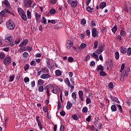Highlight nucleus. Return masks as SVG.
<instances>
[{
    "label": "nucleus",
    "mask_w": 131,
    "mask_h": 131,
    "mask_svg": "<svg viewBox=\"0 0 131 131\" xmlns=\"http://www.w3.org/2000/svg\"><path fill=\"white\" fill-rule=\"evenodd\" d=\"M115 56L116 60H118V59H119V52H118V51L116 52L115 53Z\"/></svg>",
    "instance_id": "obj_34"
},
{
    "label": "nucleus",
    "mask_w": 131,
    "mask_h": 131,
    "mask_svg": "<svg viewBox=\"0 0 131 131\" xmlns=\"http://www.w3.org/2000/svg\"><path fill=\"white\" fill-rule=\"evenodd\" d=\"M36 120L37 122L38 125L40 129H42V125L41 124V122H40V120L39 119V116H37L36 117Z\"/></svg>",
    "instance_id": "obj_9"
},
{
    "label": "nucleus",
    "mask_w": 131,
    "mask_h": 131,
    "mask_svg": "<svg viewBox=\"0 0 131 131\" xmlns=\"http://www.w3.org/2000/svg\"><path fill=\"white\" fill-rule=\"evenodd\" d=\"M106 5L107 4L106 3V2L101 3L99 5L100 9H104V8L106 7Z\"/></svg>",
    "instance_id": "obj_23"
},
{
    "label": "nucleus",
    "mask_w": 131,
    "mask_h": 131,
    "mask_svg": "<svg viewBox=\"0 0 131 131\" xmlns=\"http://www.w3.org/2000/svg\"><path fill=\"white\" fill-rule=\"evenodd\" d=\"M72 105L73 104L70 101H68L66 106L67 110H70V109H71V107H72Z\"/></svg>",
    "instance_id": "obj_17"
},
{
    "label": "nucleus",
    "mask_w": 131,
    "mask_h": 131,
    "mask_svg": "<svg viewBox=\"0 0 131 131\" xmlns=\"http://www.w3.org/2000/svg\"><path fill=\"white\" fill-rule=\"evenodd\" d=\"M111 110L113 112H116L117 111V108L115 105H113L111 106Z\"/></svg>",
    "instance_id": "obj_28"
},
{
    "label": "nucleus",
    "mask_w": 131,
    "mask_h": 131,
    "mask_svg": "<svg viewBox=\"0 0 131 131\" xmlns=\"http://www.w3.org/2000/svg\"><path fill=\"white\" fill-rule=\"evenodd\" d=\"M60 114L61 116H65V115H66V113L65 112V111H62L60 112Z\"/></svg>",
    "instance_id": "obj_56"
},
{
    "label": "nucleus",
    "mask_w": 131,
    "mask_h": 131,
    "mask_svg": "<svg viewBox=\"0 0 131 131\" xmlns=\"http://www.w3.org/2000/svg\"><path fill=\"white\" fill-rule=\"evenodd\" d=\"M43 21H41V23H43L45 25H47V19L45 17H42Z\"/></svg>",
    "instance_id": "obj_51"
},
{
    "label": "nucleus",
    "mask_w": 131,
    "mask_h": 131,
    "mask_svg": "<svg viewBox=\"0 0 131 131\" xmlns=\"http://www.w3.org/2000/svg\"><path fill=\"white\" fill-rule=\"evenodd\" d=\"M104 67L102 66V64H100L99 66H98V67L97 68L96 70L97 71L99 72L100 70L101 71H104Z\"/></svg>",
    "instance_id": "obj_24"
},
{
    "label": "nucleus",
    "mask_w": 131,
    "mask_h": 131,
    "mask_svg": "<svg viewBox=\"0 0 131 131\" xmlns=\"http://www.w3.org/2000/svg\"><path fill=\"white\" fill-rule=\"evenodd\" d=\"M6 26L9 30H13L15 28V24L13 21L9 20L6 23Z\"/></svg>",
    "instance_id": "obj_2"
},
{
    "label": "nucleus",
    "mask_w": 131,
    "mask_h": 131,
    "mask_svg": "<svg viewBox=\"0 0 131 131\" xmlns=\"http://www.w3.org/2000/svg\"><path fill=\"white\" fill-rule=\"evenodd\" d=\"M32 4V1L31 0H25L24 1V6L26 8H29Z\"/></svg>",
    "instance_id": "obj_5"
},
{
    "label": "nucleus",
    "mask_w": 131,
    "mask_h": 131,
    "mask_svg": "<svg viewBox=\"0 0 131 131\" xmlns=\"http://www.w3.org/2000/svg\"><path fill=\"white\" fill-rule=\"evenodd\" d=\"M52 93H53V94H58V86L55 85L53 86Z\"/></svg>",
    "instance_id": "obj_20"
},
{
    "label": "nucleus",
    "mask_w": 131,
    "mask_h": 131,
    "mask_svg": "<svg viewBox=\"0 0 131 131\" xmlns=\"http://www.w3.org/2000/svg\"><path fill=\"white\" fill-rule=\"evenodd\" d=\"M92 36L97 37V30H96V29H93L92 30Z\"/></svg>",
    "instance_id": "obj_26"
},
{
    "label": "nucleus",
    "mask_w": 131,
    "mask_h": 131,
    "mask_svg": "<svg viewBox=\"0 0 131 131\" xmlns=\"http://www.w3.org/2000/svg\"><path fill=\"white\" fill-rule=\"evenodd\" d=\"M20 17L21 18V19H23V20H24V21H27V17H26V14L25 13L21 14L20 15Z\"/></svg>",
    "instance_id": "obj_27"
},
{
    "label": "nucleus",
    "mask_w": 131,
    "mask_h": 131,
    "mask_svg": "<svg viewBox=\"0 0 131 131\" xmlns=\"http://www.w3.org/2000/svg\"><path fill=\"white\" fill-rule=\"evenodd\" d=\"M108 87L110 89H111L112 90L113 89L114 86H113V83L112 82H111L108 84Z\"/></svg>",
    "instance_id": "obj_53"
},
{
    "label": "nucleus",
    "mask_w": 131,
    "mask_h": 131,
    "mask_svg": "<svg viewBox=\"0 0 131 131\" xmlns=\"http://www.w3.org/2000/svg\"><path fill=\"white\" fill-rule=\"evenodd\" d=\"M92 57L96 59L97 61H99V56H98V55L96 54V53L94 52L93 54H91Z\"/></svg>",
    "instance_id": "obj_25"
},
{
    "label": "nucleus",
    "mask_w": 131,
    "mask_h": 131,
    "mask_svg": "<svg viewBox=\"0 0 131 131\" xmlns=\"http://www.w3.org/2000/svg\"><path fill=\"white\" fill-rule=\"evenodd\" d=\"M72 118L74 120H78V117H77V116L76 115H73Z\"/></svg>",
    "instance_id": "obj_46"
},
{
    "label": "nucleus",
    "mask_w": 131,
    "mask_h": 131,
    "mask_svg": "<svg viewBox=\"0 0 131 131\" xmlns=\"http://www.w3.org/2000/svg\"><path fill=\"white\" fill-rule=\"evenodd\" d=\"M112 31L114 33H115L117 31V26L115 25L112 29Z\"/></svg>",
    "instance_id": "obj_41"
},
{
    "label": "nucleus",
    "mask_w": 131,
    "mask_h": 131,
    "mask_svg": "<svg viewBox=\"0 0 131 131\" xmlns=\"http://www.w3.org/2000/svg\"><path fill=\"white\" fill-rule=\"evenodd\" d=\"M25 51H26V48H25V47H21L18 50L19 53H22L23 52H24Z\"/></svg>",
    "instance_id": "obj_37"
},
{
    "label": "nucleus",
    "mask_w": 131,
    "mask_h": 131,
    "mask_svg": "<svg viewBox=\"0 0 131 131\" xmlns=\"http://www.w3.org/2000/svg\"><path fill=\"white\" fill-rule=\"evenodd\" d=\"M17 11H18V12L19 13V15H20V16H21V15H23L24 13H25L24 12V10H23V9H22V8H18L17 9Z\"/></svg>",
    "instance_id": "obj_22"
},
{
    "label": "nucleus",
    "mask_w": 131,
    "mask_h": 131,
    "mask_svg": "<svg viewBox=\"0 0 131 131\" xmlns=\"http://www.w3.org/2000/svg\"><path fill=\"white\" fill-rule=\"evenodd\" d=\"M74 60V59L72 57H70L68 58V61L70 62H73Z\"/></svg>",
    "instance_id": "obj_58"
},
{
    "label": "nucleus",
    "mask_w": 131,
    "mask_h": 131,
    "mask_svg": "<svg viewBox=\"0 0 131 131\" xmlns=\"http://www.w3.org/2000/svg\"><path fill=\"white\" fill-rule=\"evenodd\" d=\"M41 71L43 73H49V69H48V68L47 67H44L42 68L41 70Z\"/></svg>",
    "instance_id": "obj_21"
},
{
    "label": "nucleus",
    "mask_w": 131,
    "mask_h": 131,
    "mask_svg": "<svg viewBox=\"0 0 131 131\" xmlns=\"http://www.w3.org/2000/svg\"><path fill=\"white\" fill-rule=\"evenodd\" d=\"M107 65V70H111L112 67H113V63L112 62V60L110 61H107L106 62Z\"/></svg>",
    "instance_id": "obj_6"
},
{
    "label": "nucleus",
    "mask_w": 131,
    "mask_h": 131,
    "mask_svg": "<svg viewBox=\"0 0 131 131\" xmlns=\"http://www.w3.org/2000/svg\"><path fill=\"white\" fill-rule=\"evenodd\" d=\"M72 97L74 99V100H76L77 97H76V93L75 92H74L72 94Z\"/></svg>",
    "instance_id": "obj_48"
},
{
    "label": "nucleus",
    "mask_w": 131,
    "mask_h": 131,
    "mask_svg": "<svg viewBox=\"0 0 131 131\" xmlns=\"http://www.w3.org/2000/svg\"><path fill=\"white\" fill-rule=\"evenodd\" d=\"M117 107H118V108H119L120 113H122V106H121V105H120L119 104H117Z\"/></svg>",
    "instance_id": "obj_47"
},
{
    "label": "nucleus",
    "mask_w": 131,
    "mask_h": 131,
    "mask_svg": "<svg viewBox=\"0 0 131 131\" xmlns=\"http://www.w3.org/2000/svg\"><path fill=\"white\" fill-rule=\"evenodd\" d=\"M43 90H44V88H43V86H40L39 88H38V91L39 92H43Z\"/></svg>",
    "instance_id": "obj_50"
},
{
    "label": "nucleus",
    "mask_w": 131,
    "mask_h": 131,
    "mask_svg": "<svg viewBox=\"0 0 131 131\" xmlns=\"http://www.w3.org/2000/svg\"><path fill=\"white\" fill-rule=\"evenodd\" d=\"M2 4L5 5L6 7L5 8V10L6 11V13L8 14H10L12 15V16H15V14L13 13V12L10 11L9 10V9H11V4H10V2L8 0H4L2 2Z\"/></svg>",
    "instance_id": "obj_1"
},
{
    "label": "nucleus",
    "mask_w": 131,
    "mask_h": 131,
    "mask_svg": "<svg viewBox=\"0 0 131 131\" xmlns=\"http://www.w3.org/2000/svg\"><path fill=\"white\" fill-rule=\"evenodd\" d=\"M99 75L100 76H106V75H107V74H106L105 72L102 71H100V73H99Z\"/></svg>",
    "instance_id": "obj_40"
},
{
    "label": "nucleus",
    "mask_w": 131,
    "mask_h": 131,
    "mask_svg": "<svg viewBox=\"0 0 131 131\" xmlns=\"http://www.w3.org/2000/svg\"><path fill=\"white\" fill-rule=\"evenodd\" d=\"M27 15L28 19H31V12H30L29 10L27 11Z\"/></svg>",
    "instance_id": "obj_36"
},
{
    "label": "nucleus",
    "mask_w": 131,
    "mask_h": 131,
    "mask_svg": "<svg viewBox=\"0 0 131 131\" xmlns=\"http://www.w3.org/2000/svg\"><path fill=\"white\" fill-rule=\"evenodd\" d=\"M43 83H45V81H43V80H42V79L38 80V85L41 86L42 85V84H43Z\"/></svg>",
    "instance_id": "obj_29"
},
{
    "label": "nucleus",
    "mask_w": 131,
    "mask_h": 131,
    "mask_svg": "<svg viewBox=\"0 0 131 131\" xmlns=\"http://www.w3.org/2000/svg\"><path fill=\"white\" fill-rule=\"evenodd\" d=\"M85 47H86V44L84 43H82V44H81V45L79 47V49H84V48H85Z\"/></svg>",
    "instance_id": "obj_42"
},
{
    "label": "nucleus",
    "mask_w": 131,
    "mask_h": 131,
    "mask_svg": "<svg viewBox=\"0 0 131 131\" xmlns=\"http://www.w3.org/2000/svg\"><path fill=\"white\" fill-rule=\"evenodd\" d=\"M14 42H15V45H18V43H20V38H16L15 39Z\"/></svg>",
    "instance_id": "obj_52"
},
{
    "label": "nucleus",
    "mask_w": 131,
    "mask_h": 131,
    "mask_svg": "<svg viewBox=\"0 0 131 131\" xmlns=\"http://www.w3.org/2000/svg\"><path fill=\"white\" fill-rule=\"evenodd\" d=\"M24 82H25V83H26L27 82H29V78L25 77L24 78Z\"/></svg>",
    "instance_id": "obj_59"
},
{
    "label": "nucleus",
    "mask_w": 131,
    "mask_h": 131,
    "mask_svg": "<svg viewBox=\"0 0 131 131\" xmlns=\"http://www.w3.org/2000/svg\"><path fill=\"white\" fill-rule=\"evenodd\" d=\"M12 62V58L10 56H6L4 60V63L5 65H10Z\"/></svg>",
    "instance_id": "obj_4"
},
{
    "label": "nucleus",
    "mask_w": 131,
    "mask_h": 131,
    "mask_svg": "<svg viewBox=\"0 0 131 131\" xmlns=\"http://www.w3.org/2000/svg\"><path fill=\"white\" fill-rule=\"evenodd\" d=\"M98 43H99V42L98 41H95L93 50H96V49L98 48Z\"/></svg>",
    "instance_id": "obj_35"
},
{
    "label": "nucleus",
    "mask_w": 131,
    "mask_h": 131,
    "mask_svg": "<svg viewBox=\"0 0 131 131\" xmlns=\"http://www.w3.org/2000/svg\"><path fill=\"white\" fill-rule=\"evenodd\" d=\"M88 107L85 106L83 107L82 112H83V113H88Z\"/></svg>",
    "instance_id": "obj_39"
},
{
    "label": "nucleus",
    "mask_w": 131,
    "mask_h": 131,
    "mask_svg": "<svg viewBox=\"0 0 131 131\" xmlns=\"http://www.w3.org/2000/svg\"><path fill=\"white\" fill-rule=\"evenodd\" d=\"M88 12H90V13H93L94 12V9L91 8V6H89L86 8Z\"/></svg>",
    "instance_id": "obj_32"
},
{
    "label": "nucleus",
    "mask_w": 131,
    "mask_h": 131,
    "mask_svg": "<svg viewBox=\"0 0 131 131\" xmlns=\"http://www.w3.org/2000/svg\"><path fill=\"white\" fill-rule=\"evenodd\" d=\"M71 6L72 8H76L77 7V1H72Z\"/></svg>",
    "instance_id": "obj_15"
},
{
    "label": "nucleus",
    "mask_w": 131,
    "mask_h": 131,
    "mask_svg": "<svg viewBox=\"0 0 131 131\" xmlns=\"http://www.w3.org/2000/svg\"><path fill=\"white\" fill-rule=\"evenodd\" d=\"M40 17H41L40 14H38V13H36V18L37 22L40 20Z\"/></svg>",
    "instance_id": "obj_33"
},
{
    "label": "nucleus",
    "mask_w": 131,
    "mask_h": 131,
    "mask_svg": "<svg viewBox=\"0 0 131 131\" xmlns=\"http://www.w3.org/2000/svg\"><path fill=\"white\" fill-rule=\"evenodd\" d=\"M5 57H6V55H5V53H0V59H5Z\"/></svg>",
    "instance_id": "obj_44"
},
{
    "label": "nucleus",
    "mask_w": 131,
    "mask_h": 131,
    "mask_svg": "<svg viewBox=\"0 0 131 131\" xmlns=\"http://www.w3.org/2000/svg\"><path fill=\"white\" fill-rule=\"evenodd\" d=\"M51 75L47 74H43L40 76V78L42 79H48V78H50Z\"/></svg>",
    "instance_id": "obj_12"
},
{
    "label": "nucleus",
    "mask_w": 131,
    "mask_h": 131,
    "mask_svg": "<svg viewBox=\"0 0 131 131\" xmlns=\"http://www.w3.org/2000/svg\"><path fill=\"white\" fill-rule=\"evenodd\" d=\"M81 25H85V24H86V20H85V19L83 18L81 20Z\"/></svg>",
    "instance_id": "obj_43"
},
{
    "label": "nucleus",
    "mask_w": 131,
    "mask_h": 131,
    "mask_svg": "<svg viewBox=\"0 0 131 131\" xmlns=\"http://www.w3.org/2000/svg\"><path fill=\"white\" fill-rule=\"evenodd\" d=\"M92 118V117L91 116H88V117L86 119V121L88 122H90L91 121V119Z\"/></svg>",
    "instance_id": "obj_61"
},
{
    "label": "nucleus",
    "mask_w": 131,
    "mask_h": 131,
    "mask_svg": "<svg viewBox=\"0 0 131 131\" xmlns=\"http://www.w3.org/2000/svg\"><path fill=\"white\" fill-rule=\"evenodd\" d=\"M61 102H60V101H58V107H57L58 110H59V109H60V108H61Z\"/></svg>",
    "instance_id": "obj_63"
},
{
    "label": "nucleus",
    "mask_w": 131,
    "mask_h": 131,
    "mask_svg": "<svg viewBox=\"0 0 131 131\" xmlns=\"http://www.w3.org/2000/svg\"><path fill=\"white\" fill-rule=\"evenodd\" d=\"M73 46V42L71 40H68L66 42V49L67 50H70Z\"/></svg>",
    "instance_id": "obj_7"
},
{
    "label": "nucleus",
    "mask_w": 131,
    "mask_h": 131,
    "mask_svg": "<svg viewBox=\"0 0 131 131\" xmlns=\"http://www.w3.org/2000/svg\"><path fill=\"white\" fill-rule=\"evenodd\" d=\"M104 51V47L102 45L99 46L98 49L97 50V53L100 55Z\"/></svg>",
    "instance_id": "obj_10"
},
{
    "label": "nucleus",
    "mask_w": 131,
    "mask_h": 131,
    "mask_svg": "<svg viewBox=\"0 0 131 131\" xmlns=\"http://www.w3.org/2000/svg\"><path fill=\"white\" fill-rule=\"evenodd\" d=\"M13 40V36H8L5 38V41L6 42H11Z\"/></svg>",
    "instance_id": "obj_19"
},
{
    "label": "nucleus",
    "mask_w": 131,
    "mask_h": 131,
    "mask_svg": "<svg viewBox=\"0 0 131 131\" xmlns=\"http://www.w3.org/2000/svg\"><path fill=\"white\" fill-rule=\"evenodd\" d=\"M60 129L61 131H64V125H61L60 127Z\"/></svg>",
    "instance_id": "obj_64"
},
{
    "label": "nucleus",
    "mask_w": 131,
    "mask_h": 131,
    "mask_svg": "<svg viewBox=\"0 0 131 131\" xmlns=\"http://www.w3.org/2000/svg\"><path fill=\"white\" fill-rule=\"evenodd\" d=\"M120 52L122 54H125L126 52H127V50H126V48L125 47H121L120 49Z\"/></svg>",
    "instance_id": "obj_16"
},
{
    "label": "nucleus",
    "mask_w": 131,
    "mask_h": 131,
    "mask_svg": "<svg viewBox=\"0 0 131 131\" xmlns=\"http://www.w3.org/2000/svg\"><path fill=\"white\" fill-rule=\"evenodd\" d=\"M27 43H28V40L26 39L21 42V43L19 45V47L20 48H22V47H25Z\"/></svg>",
    "instance_id": "obj_14"
},
{
    "label": "nucleus",
    "mask_w": 131,
    "mask_h": 131,
    "mask_svg": "<svg viewBox=\"0 0 131 131\" xmlns=\"http://www.w3.org/2000/svg\"><path fill=\"white\" fill-rule=\"evenodd\" d=\"M53 84H50L46 85L44 88V90H47V97H50V90H52V89H53Z\"/></svg>",
    "instance_id": "obj_3"
},
{
    "label": "nucleus",
    "mask_w": 131,
    "mask_h": 131,
    "mask_svg": "<svg viewBox=\"0 0 131 131\" xmlns=\"http://www.w3.org/2000/svg\"><path fill=\"white\" fill-rule=\"evenodd\" d=\"M9 78H10V81L12 82L14 80V79L15 78V76L14 75L10 76Z\"/></svg>",
    "instance_id": "obj_45"
},
{
    "label": "nucleus",
    "mask_w": 131,
    "mask_h": 131,
    "mask_svg": "<svg viewBox=\"0 0 131 131\" xmlns=\"http://www.w3.org/2000/svg\"><path fill=\"white\" fill-rule=\"evenodd\" d=\"M25 71H26V70L29 69V65L26 64L24 67Z\"/></svg>",
    "instance_id": "obj_62"
},
{
    "label": "nucleus",
    "mask_w": 131,
    "mask_h": 131,
    "mask_svg": "<svg viewBox=\"0 0 131 131\" xmlns=\"http://www.w3.org/2000/svg\"><path fill=\"white\" fill-rule=\"evenodd\" d=\"M64 82L67 85L69 86V88H70L71 90L74 89V86L71 85L70 84V81H69V79L68 78H67L64 79Z\"/></svg>",
    "instance_id": "obj_8"
},
{
    "label": "nucleus",
    "mask_w": 131,
    "mask_h": 131,
    "mask_svg": "<svg viewBox=\"0 0 131 131\" xmlns=\"http://www.w3.org/2000/svg\"><path fill=\"white\" fill-rule=\"evenodd\" d=\"M111 99L113 101V102H116L118 104H120V101H119V100H118V98H117L116 97H114L112 95H110Z\"/></svg>",
    "instance_id": "obj_11"
},
{
    "label": "nucleus",
    "mask_w": 131,
    "mask_h": 131,
    "mask_svg": "<svg viewBox=\"0 0 131 131\" xmlns=\"http://www.w3.org/2000/svg\"><path fill=\"white\" fill-rule=\"evenodd\" d=\"M91 102H92V101L91 100V98L90 97H88L86 98V104H90V103H91Z\"/></svg>",
    "instance_id": "obj_54"
},
{
    "label": "nucleus",
    "mask_w": 131,
    "mask_h": 131,
    "mask_svg": "<svg viewBox=\"0 0 131 131\" xmlns=\"http://www.w3.org/2000/svg\"><path fill=\"white\" fill-rule=\"evenodd\" d=\"M50 14H55L56 10H55V9L52 8L51 9V10H50Z\"/></svg>",
    "instance_id": "obj_49"
},
{
    "label": "nucleus",
    "mask_w": 131,
    "mask_h": 131,
    "mask_svg": "<svg viewBox=\"0 0 131 131\" xmlns=\"http://www.w3.org/2000/svg\"><path fill=\"white\" fill-rule=\"evenodd\" d=\"M120 34L122 36H124V35H125V32L124 30H121Z\"/></svg>",
    "instance_id": "obj_60"
},
{
    "label": "nucleus",
    "mask_w": 131,
    "mask_h": 131,
    "mask_svg": "<svg viewBox=\"0 0 131 131\" xmlns=\"http://www.w3.org/2000/svg\"><path fill=\"white\" fill-rule=\"evenodd\" d=\"M124 67H125V64L124 63H123L121 66V69L120 71V72L121 73L123 70H124Z\"/></svg>",
    "instance_id": "obj_38"
},
{
    "label": "nucleus",
    "mask_w": 131,
    "mask_h": 131,
    "mask_svg": "<svg viewBox=\"0 0 131 131\" xmlns=\"http://www.w3.org/2000/svg\"><path fill=\"white\" fill-rule=\"evenodd\" d=\"M55 74L57 76H61V71L59 70H57L55 71Z\"/></svg>",
    "instance_id": "obj_31"
},
{
    "label": "nucleus",
    "mask_w": 131,
    "mask_h": 131,
    "mask_svg": "<svg viewBox=\"0 0 131 131\" xmlns=\"http://www.w3.org/2000/svg\"><path fill=\"white\" fill-rule=\"evenodd\" d=\"M7 11L4 9L0 12V17H8V14H7Z\"/></svg>",
    "instance_id": "obj_13"
},
{
    "label": "nucleus",
    "mask_w": 131,
    "mask_h": 131,
    "mask_svg": "<svg viewBox=\"0 0 131 131\" xmlns=\"http://www.w3.org/2000/svg\"><path fill=\"white\" fill-rule=\"evenodd\" d=\"M78 94L81 101H83V92L82 91H79Z\"/></svg>",
    "instance_id": "obj_18"
},
{
    "label": "nucleus",
    "mask_w": 131,
    "mask_h": 131,
    "mask_svg": "<svg viewBox=\"0 0 131 131\" xmlns=\"http://www.w3.org/2000/svg\"><path fill=\"white\" fill-rule=\"evenodd\" d=\"M29 56V54H28V52H24L23 54V58H28Z\"/></svg>",
    "instance_id": "obj_30"
},
{
    "label": "nucleus",
    "mask_w": 131,
    "mask_h": 131,
    "mask_svg": "<svg viewBox=\"0 0 131 131\" xmlns=\"http://www.w3.org/2000/svg\"><path fill=\"white\" fill-rule=\"evenodd\" d=\"M127 55L128 56H130L131 55V48H129L127 49Z\"/></svg>",
    "instance_id": "obj_57"
},
{
    "label": "nucleus",
    "mask_w": 131,
    "mask_h": 131,
    "mask_svg": "<svg viewBox=\"0 0 131 131\" xmlns=\"http://www.w3.org/2000/svg\"><path fill=\"white\" fill-rule=\"evenodd\" d=\"M48 23H51L52 24H56V21L55 20H50L49 19L48 21Z\"/></svg>",
    "instance_id": "obj_55"
}]
</instances>
